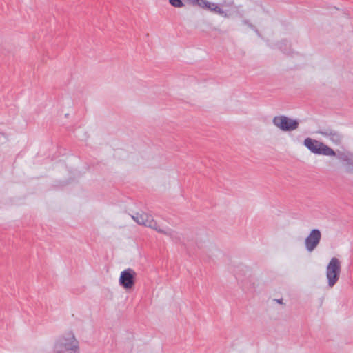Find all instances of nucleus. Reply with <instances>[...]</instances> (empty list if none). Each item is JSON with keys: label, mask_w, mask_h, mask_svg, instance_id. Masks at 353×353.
Segmentation results:
<instances>
[{"label": "nucleus", "mask_w": 353, "mask_h": 353, "mask_svg": "<svg viewBox=\"0 0 353 353\" xmlns=\"http://www.w3.org/2000/svg\"><path fill=\"white\" fill-rule=\"evenodd\" d=\"M132 218L139 225H142L150 228L153 230H155L159 233L170 236L172 240L175 241L176 242L180 241V236L176 232L169 228L167 230L161 229L158 225L157 221L153 219V217L147 213H136L134 215L132 216Z\"/></svg>", "instance_id": "1"}, {"label": "nucleus", "mask_w": 353, "mask_h": 353, "mask_svg": "<svg viewBox=\"0 0 353 353\" xmlns=\"http://www.w3.org/2000/svg\"><path fill=\"white\" fill-rule=\"evenodd\" d=\"M54 353H79V341L72 332L65 333L56 340Z\"/></svg>", "instance_id": "2"}, {"label": "nucleus", "mask_w": 353, "mask_h": 353, "mask_svg": "<svg viewBox=\"0 0 353 353\" xmlns=\"http://www.w3.org/2000/svg\"><path fill=\"white\" fill-rule=\"evenodd\" d=\"M304 145L312 153L325 156H335L336 152L329 146L322 142L312 138L304 140Z\"/></svg>", "instance_id": "3"}, {"label": "nucleus", "mask_w": 353, "mask_h": 353, "mask_svg": "<svg viewBox=\"0 0 353 353\" xmlns=\"http://www.w3.org/2000/svg\"><path fill=\"white\" fill-rule=\"evenodd\" d=\"M341 269L340 261L336 257L332 258L326 268V277L330 288H332L339 281Z\"/></svg>", "instance_id": "4"}, {"label": "nucleus", "mask_w": 353, "mask_h": 353, "mask_svg": "<svg viewBox=\"0 0 353 353\" xmlns=\"http://www.w3.org/2000/svg\"><path fill=\"white\" fill-rule=\"evenodd\" d=\"M272 123L284 132H290L299 128V123L296 119H292L284 115L276 116L272 119Z\"/></svg>", "instance_id": "5"}, {"label": "nucleus", "mask_w": 353, "mask_h": 353, "mask_svg": "<svg viewBox=\"0 0 353 353\" xmlns=\"http://www.w3.org/2000/svg\"><path fill=\"white\" fill-rule=\"evenodd\" d=\"M137 273L132 268L122 271L119 277V285L125 290L132 289L135 283Z\"/></svg>", "instance_id": "6"}, {"label": "nucleus", "mask_w": 353, "mask_h": 353, "mask_svg": "<svg viewBox=\"0 0 353 353\" xmlns=\"http://www.w3.org/2000/svg\"><path fill=\"white\" fill-rule=\"evenodd\" d=\"M321 239V233L318 229H313L306 237L305 245L308 252H312L319 245Z\"/></svg>", "instance_id": "7"}, {"label": "nucleus", "mask_w": 353, "mask_h": 353, "mask_svg": "<svg viewBox=\"0 0 353 353\" xmlns=\"http://www.w3.org/2000/svg\"><path fill=\"white\" fill-rule=\"evenodd\" d=\"M185 3L190 6L197 7L208 11H211L214 3L207 0H184Z\"/></svg>", "instance_id": "8"}, {"label": "nucleus", "mask_w": 353, "mask_h": 353, "mask_svg": "<svg viewBox=\"0 0 353 353\" xmlns=\"http://www.w3.org/2000/svg\"><path fill=\"white\" fill-rule=\"evenodd\" d=\"M319 133L329 138L332 142L336 144H339L341 142L343 136L339 132L333 130H325L323 131H320Z\"/></svg>", "instance_id": "9"}, {"label": "nucleus", "mask_w": 353, "mask_h": 353, "mask_svg": "<svg viewBox=\"0 0 353 353\" xmlns=\"http://www.w3.org/2000/svg\"><path fill=\"white\" fill-rule=\"evenodd\" d=\"M339 159L348 166L347 171L353 172V155L342 154Z\"/></svg>", "instance_id": "10"}, {"label": "nucleus", "mask_w": 353, "mask_h": 353, "mask_svg": "<svg viewBox=\"0 0 353 353\" xmlns=\"http://www.w3.org/2000/svg\"><path fill=\"white\" fill-rule=\"evenodd\" d=\"M279 48L283 52V53L288 55H291L293 53L291 50V45L287 40H283L281 41L279 43Z\"/></svg>", "instance_id": "11"}, {"label": "nucleus", "mask_w": 353, "mask_h": 353, "mask_svg": "<svg viewBox=\"0 0 353 353\" xmlns=\"http://www.w3.org/2000/svg\"><path fill=\"white\" fill-rule=\"evenodd\" d=\"M169 3L174 8H183L187 5L184 0H169Z\"/></svg>", "instance_id": "12"}, {"label": "nucleus", "mask_w": 353, "mask_h": 353, "mask_svg": "<svg viewBox=\"0 0 353 353\" xmlns=\"http://www.w3.org/2000/svg\"><path fill=\"white\" fill-rule=\"evenodd\" d=\"M216 14H218L219 15H221L225 18L228 17V15L227 14V13L221 8L219 7L218 8V10H216Z\"/></svg>", "instance_id": "13"}, {"label": "nucleus", "mask_w": 353, "mask_h": 353, "mask_svg": "<svg viewBox=\"0 0 353 353\" xmlns=\"http://www.w3.org/2000/svg\"><path fill=\"white\" fill-rule=\"evenodd\" d=\"M219 8V6L216 3H214V6H212V8H211L210 12L216 13V10H218Z\"/></svg>", "instance_id": "14"}, {"label": "nucleus", "mask_w": 353, "mask_h": 353, "mask_svg": "<svg viewBox=\"0 0 353 353\" xmlns=\"http://www.w3.org/2000/svg\"><path fill=\"white\" fill-rule=\"evenodd\" d=\"M243 23H244V24L248 25V26H250V28H252V27H253V26H252L250 23H249V21H247V20H245V21H243Z\"/></svg>", "instance_id": "15"}, {"label": "nucleus", "mask_w": 353, "mask_h": 353, "mask_svg": "<svg viewBox=\"0 0 353 353\" xmlns=\"http://www.w3.org/2000/svg\"><path fill=\"white\" fill-rule=\"evenodd\" d=\"M275 301L277 303H280V304H283V299H275Z\"/></svg>", "instance_id": "16"}]
</instances>
